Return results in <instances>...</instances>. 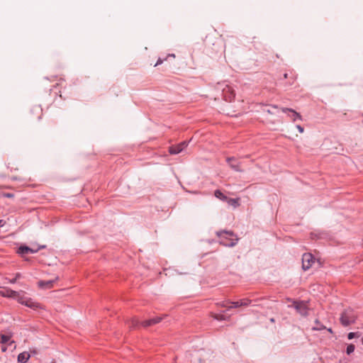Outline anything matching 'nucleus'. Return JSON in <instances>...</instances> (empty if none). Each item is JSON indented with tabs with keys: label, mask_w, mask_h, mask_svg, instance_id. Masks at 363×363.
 <instances>
[{
	"label": "nucleus",
	"mask_w": 363,
	"mask_h": 363,
	"mask_svg": "<svg viewBox=\"0 0 363 363\" xmlns=\"http://www.w3.org/2000/svg\"><path fill=\"white\" fill-rule=\"evenodd\" d=\"M221 245L226 247L235 246L238 241V237L232 231L221 230L216 233Z\"/></svg>",
	"instance_id": "1"
},
{
	"label": "nucleus",
	"mask_w": 363,
	"mask_h": 363,
	"mask_svg": "<svg viewBox=\"0 0 363 363\" xmlns=\"http://www.w3.org/2000/svg\"><path fill=\"white\" fill-rule=\"evenodd\" d=\"M357 319V314L355 312L350 309L345 310L340 316V323L344 326H348L355 322Z\"/></svg>",
	"instance_id": "2"
},
{
	"label": "nucleus",
	"mask_w": 363,
	"mask_h": 363,
	"mask_svg": "<svg viewBox=\"0 0 363 363\" xmlns=\"http://www.w3.org/2000/svg\"><path fill=\"white\" fill-rule=\"evenodd\" d=\"M18 302L33 310L44 309V307L40 303L35 301L30 298L26 297L23 291H21Z\"/></svg>",
	"instance_id": "3"
},
{
	"label": "nucleus",
	"mask_w": 363,
	"mask_h": 363,
	"mask_svg": "<svg viewBox=\"0 0 363 363\" xmlns=\"http://www.w3.org/2000/svg\"><path fill=\"white\" fill-rule=\"evenodd\" d=\"M218 89H221L223 92V99L226 101H232L235 98L234 89L228 84L224 83H218Z\"/></svg>",
	"instance_id": "4"
},
{
	"label": "nucleus",
	"mask_w": 363,
	"mask_h": 363,
	"mask_svg": "<svg viewBox=\"0 0 363 363\" xmlns=\"http://www.w3.org/2000/svg\"><path fill=\"white\" fill-rule=\"evenodd\" d=\"M161 320H162V318L156 317V318H150V319H148V320H144V321H142L140 323L138 319L133 318L132 320V323H133V326H134V327L140 324L142 326L146 328V327H148V326H150V325H152L160 323L161 321Z\"/></svg>",
	"instance_id": "5"
},
{
	"label": "nucleus",
	"mask_w": 363,
	"mask_h": 363,
	"mask_svg": "<svg viewBox=\"0 0 363 363\" xmlns=\"http://www.w3.org/2000/svg\"><path fill=\"white\" fill-rule=\"evenodd\" d=\"M315 262V258L311 253H305L302 257V268L303 270L310 269Z\"/></svg>",
	"instance_id": "6"
},
{
	"label": "nucleus",
	"mask_w": 363,
	"mask_h": 363,
	"mask_svg": "<svg viewBox=\"0 0 363 363\" xmlns=\"http://www.w3.org/2000/svg\"><path fill=\"white\" fill-rule=\"evenodd\" d=\"M21 294V291H16L10 289H5L4 290H0V296L2 297L12 298L16 299L17 301Z\"/></svg>",
	"instance_id": "7"
},
{
	"label": "nucleus",
	"mask_w": 363,
	"mask_h": 363,
	"mask_svg": "<svg viewBox=\"0 0 363 363\" xmlns=\"http://www.w3.org/2000/svg\"><path fill=\"white\" fill-rule=\"evenodd\" d=\"M294 307L296 308L298 313L305 315L308 312L307 304L303 301H291Z\"/></svg>",
	"instance_id": "8"
},
{
	"label": "nucleus",
	"mask_w": 363,
	"mask_h": 363,
	"mask_svg": "<svg viewBox=\"0 0 363 363\" xmlns=\"http://www.w3.org/2000/svg\"><path fill=\"white\" fill-rule=\"evenodd\" d=\"M187 141H183L176 145H172L169 147V152L172 155H177L180 153L184 148H186L188 145Z\"/></svg>",
	"instance_id": "9"
},
{
	"label": "nucleus",
	"mask_w": 363,
	"mask_h": 363,
	"mask_svg": "<svg viewBox=\"0 0 363 363\" xmlns=\"http://www.w3.org/2000/svg\"><path fill=\"white\" fill-rule=\"evenodd\" d=\"M251 300L249 298H242L238 301H230L229 302L230 306L229 308H238L241 306H247L251 303Z\"/></svg>",
	"instance_id": "10"
},
{
	"label": "nucleus",
	"mask_w": 363,
	"mask_h": 363,
	"mask_svg": "<svg viewBox=\"0 0 363 363\" xmlns=\"http://www.w3.org/2000/svg\"><path fill=\"white\" fill-rule=\"evenodd\" d=\"M282 111L284 113H289L288 116L294 122L296 121L297 120H302L301 116L293 109L284 108H282Z\"/></svg>",
	"instance_id": "11"
},
{
	"label": "nucleus",
	"mask_w": 363,
	"mask_h": 363,
	"mask_svg": "<svg viewBox=\"0 0 363 363\" xmlns=\"http://www.w3.org/2000/svg\"><path fill=\"white\" fill-rule=\"evenodd\" d=\"M227 162L230 167L235 171L241 172L242 169L240 167V162L235 157H228L226 159Z\"/></svg>",
	"instance_id": "12"
},
{
	"label": "nucleus",
	"mask_w": 363,
	"mask_h": 363,
	"mask_svg": "<svg viewBox=\"0 0 363 363\" xmlns=\"http://www.w3.org/2000/svg\"><path fill=\"white\" fill-rule=\"evenodd\" d=\"M38 250V249H32L27 246H21L18 250V253L24 255L28 253H35Z\"/></svg>",
	"instance_id": "13"
},
{
	"label": "nucleus",
	"mask_w": 363,
	"mask_h": 363,
	"mask_svg": "<svg viewBox=\"0 0 363 363\" xmlns=\"http://www.w3.org/2000/svg\"><path fill=\"white\" fill-rule=\"evenodd\" d=\"M57 279L55 280H50V281H40L38 282V286L42 289H50L53 287L54 283Z\"/></svg>",
	"instance_id": "14"
},
{
	"label": "nucleus",
	"mask_w": 363,
	"mask_h": 363,
	"mask_svg": "<svg viewBox=\"0 0 363 363\" xmlns=\"http://www.w3.org/2000/svg\"><path fill=\"white\" fill-rule=\"evenodd\" d=\"M29 358L30 354L28 352H22L18 356V362L20 363H26Z\"/></svg>",
	"instance_id": "15"
},
{
	"label": "nucleus",
	"mask_w": 363,
	"mask_h": 363,
	"mask_svg": "<svg viewBox=\"0 0 363 363\" xmlns=\"http://www.w3.org/2000/svg\"><path fill=\"white\" fill-rule=\"evenodd\" d=\"M228 203L233 207H238L239 206V199H228L226 200Z\"/></svg>",
	"instance_id": "16"
},
{
	"label": "nucleus",
	"mask_w": 363,
	"mask_h": 363,
	"mask_svg": "<svg viewBox=\"0 0 363 363\" xmlns=\"http://www.w3.org/2000/svg\"><path fill=\"white\" fill-rule=\"evenodd\" d=\"M214 195L216 198L222 201H226L228 199V197L225 196L220 190L215 191Z\"/></svg>",
	"instance_id": "17"
},
{
	"label": "nucleus",
	"mask_w": 363,
	"mask_h": 363,
	"mask_svg": "<svg viewBox=\"0 0 363 363\" xmlns=\"http://www.w3.org/2000/svg\"><path fill=\"white\" fill-rule=\"evenodd\" d=\"M315 323L316 325L313 327L312 329L313 330H321L325 329V327L323 324H321L318 320H316Z\"/></svg>",
	"instance_id": "18"
},
{
	"label": "nucleus",
	"mask_w": 363,
	"mask_h": 363,
	"mask_svg": "<svg viewBox=\"0 0 363 363\" xmlns=\"http://www.w3.org/2000/svg\"><path fill=\"white\" fill-rule=\"evenodd\" d=\"M10 336L0 334V343L6 344L10 340Z\"/></svg>",
	"instance_id": "19"
},
{
	"label": "nucleus",
	"mask_w": 363,
	"mask_h": 363,
	"mask_svg": "<svg viewBox=\"0 0 363 363\" xmlns=\"http://www.w3.org/2000/svg\"><path fill=\"white\" fill-rule=\"evenodd\" d=\"M211 316L216 320H225L224 315H221V314L211 313Z\"/></svg>",
	"instance_id": "20"
},
{
	"label": "nucleus",
	"mask_w": 363,
	"mask_h": 363,
	"mask_svg": "<svg viewBox=\"0 0 363 363\" xmlns=\"http://www.w3.org/2000/svg\"><path fill=\"white\" fill-rule=\"evenodd\" d=\"M21 277L20 273H17L13 279H9L6 278V279L8 281V282L11 284H14L16 282L17 279H18Z\"/></svg>",
	"instance_id": "21"
},
{
	"label": "nucleus",
	"mask_w": 363,
	"mask_h": 363,
	"mask_svg": "<svg viewBox=\"0 0 363 363\" xmlns=\"http://www.w3.org/2000/svg\"><path fill=\"white\" fill-rule=\"evenodd\" d=\"M355 347L354 345L350 344L347 347L346 352L347 354H352L354 351Z\"/></svg>",
	"instance_id": "22"
},
{
	"label": "nucleus",
	"mask_w": 363,
	"mask_h": 363,
	"mask_svg": "<svg viewBox=\"0 0 363 363\" xmlns=\"http://www.w3.org/2000/svg\"><path fill=\"white\" fill-rule=\"evenodd\" d=\"M357 336L358 335H357V333H352V332L348 333V335H347V337H348L349 340H352L354 337H357Z\"/></svg>",
	"instance_id": "23"
},
{
	"label": "nucleus",
	"mask_w": 363,
	"mask_h": 363,
	"mask_svg": "<svg viewBox=\"0 0 363 363\" xmlns=\"http://www.w3.org/2000/svg\"><path fill=\"white\" fill-rule=\"evenodd\" d=\"M228 303H229V302H225V301H223V302L219 303H218V304L220 306H221V307H225V308H228V309H230V308H229L230 305L228 306Z\"/></svg>",
	"instance_id": "24"
},
{
	"label": "nucleus",
	"mask_w": 363,
	"mask_h": 363,
	"mask_svg": "<svg viewBox=\"0 0 363 363\" xmlns=\"http://www.w3.org/2000/svg\"><path fill=\"white\" fill-rule=\"evenodd\" d=\"M35 110L36 111L38 115V118H41V116H42V109L40 108L39 107H36L35 108Z\"/></svg>",
	"instance_id": "25"
},
{
	"label": "nucleus",
	"mask_w": 363,
	"mask_h": 363,
	"mask_svg": "<svg viewBox=\"0 0 363 363\" xmlns=\"http://www.w3.org/2000/svg\"><path fill=\"white\" fill-rule=\"evenodd\" d=\"M296 128L298 129V131H299V133H303V131H304L303 128L301 125H296Z\"/></svg>",
	"instance_id": "26"
},
{
	"label": "nucleus",
	"mask_w": 363,
	"mask_h": 363,
	"mask_svg": "<svg viewBox=\"0 0 363 363\" xmlns=\"http://www.w3.org/2000/svg\"><path fill=\"white\" fill-rule=\"evenodd\" d=\"M163 60L160 58H159L155 65V67L158 66L159 65H161L162 63Z\"/></svg>",
	"instance_id": "27"
},
{
	"label": "nucleus",
	"mask_w": 363,
	"mask_h": 363,
	"mask_svg": "<svg viewBox=\"0 0 363 363\" xmlns=\"http://www.w3.org/2000/svg\"><path fill=\"white\" fill-rule=\"evenodd\" d=\"M4 196L8 197V198H11L13 196V194H10V193H6V194H4Z\"/></svg>",
	"instance_id": "28"
},
{
	"label": "nucleus",
	"mask_w": 363,
	"mask_h": 363,
	"mask_svg": "<svg viewBox=\"0 0 363 363\" xmlns=\"http://www.w3.org/2000/svg\"><path fill=\"white\" fill-rule=\"evenodd\" d=\"M5 224V222L3 220H0V228L3 227Z\"/></svg>",
	"instance_id": "29"
},
{
	"label": "nucleus",
	"mask_w": 363,
	"mask_h": 363,
	"mask_svg": "<svg viewBox=\"0 0 363 363\" xmlns=\"http://www.w3.org/2000/svg\"><path fill=\"white\" fill-rule=\"evenodd\" d=\"M1 351H2V352H6V347L5 346H3V347H1Z\"/></svg>",
	"instance_id": "30"
},
{
	"label": "nucleus",
	"mask_w": 363,
	"mask_h": 363,
	"mask_svg": "<svg viewBox=\"0 0 363 363\" xmlns=\"http://www.w3.org/2000/svg\"><path fill=\"white\" fill-rule=\"evenodd\" d=\"M287 77H288V74H287V73H285V74H284V77L285 79H286V78H287Z\"/></svg>",
	"instance_id": "31"
},
{
	"label": "nucleus",
	"mask_w": 363,
	"mask_h": 363,
	"mask_svg": "<svg viewBox=\"0 0 363 363\" xmlns=\"http://www.w3.org/2000/svg\"><path fill=\"white\" fill-rule=\"evenodd\" d=\"M328 332H330V333H333V330H332V329H331V328H328Z\"/></svg>",
	"instance_id": "32"
},
{
	"label": "nucleus",
	"mask_w": 363,
	"mask_h": 363,
	"mask_svg": "<svg viewBox=\"0 0 363 363\" xmlns=\"http://www.w3.org/2000/svg\"><path fill=\"white\" fill-rule=\"evenodd\" d=\"M266 111L269 113H272L271 111L269 109L266 110Z\"/></svg>",
	"instance_id": "33"
}]
</instances>
